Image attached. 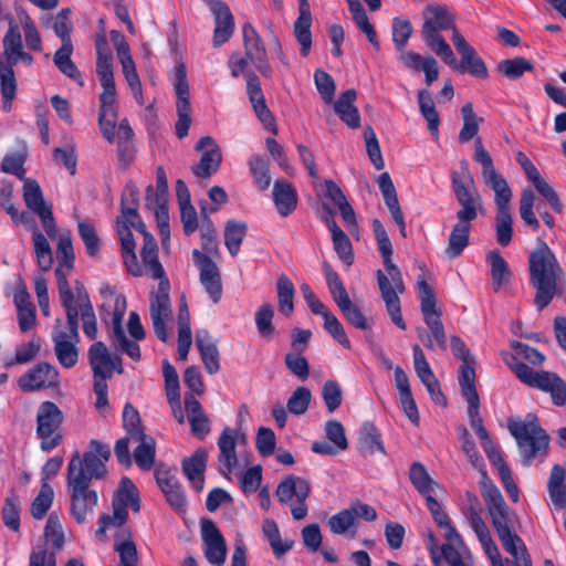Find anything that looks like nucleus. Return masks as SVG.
I'll return each mask as SVG.
<instances>
[{
  "instance_id": "nucleus-20",
  "label": "nucleus",
  "mask_w": 566,
  "mask_h": 566,
  "mask_svg": "<svg viewBox=\"0 0 566 566\" xmlns=\"http://www.w3.org/2000/svg\"><path fill=\"white\" fill-rule=\"evenodd\" d=\"M196 150H203V153L199 164L192 167V172L199 178H209L220 167L222 160L221 150L216 140L210 136L201 137L196 145Z\"/></svg>"
},
{
  "instance_id": "nucleus-22",
  "label": "nucleus",
  "mask_w": 566,
  "mask_h": 566,
  "mask_svg": "<svg viewBox=\"0 0 566 566\" xmlns=\"http://www.w3.org/2000/svg\"><path fill=\"white\" fill-rule=\"evenodd\" d=\"M247 94L255 115L263 124V126L273 134H276L277 128L275 125V119L265 104V97L261 87V82L259 77L252 73L247 76Z\"/></svg>"
},
{
  "instance_id": "nucleus-19",
  "label": "nucleus",
  "mask_w": 566,
  "mask_h": 566,
  "mask_svg": "<svg viewBox=\"0 0 566 566\" xmlns=\"http://www.w3.org/2000/svg\"><path fill=\"white\" fill-rule=\"evenodd\" d=\"M177 96V114L178 120L176 122L175 129L179 139L187 136L191 125L190 117V103H189V84L186 73H177L172 82Z\"/></svg>"
},
{
  "instance_id": "nucleus-13",
  "label": "nucleus",
  "mask_w": 566,
  "mask_h": 566,
  "mask_svg": "<svg viewBox=\"0 0 566 566\" xmlns=\"http://www.w3.org/2000/svg\"><path fill=\"white\" fill-rule=\"evenodd\" d=\"M3 52L0 55V71H12L14 66L28 67L32 63V56L23 50L21 33L12 21L9 24L3 40Z\"/></svg>"
},
{
  "instance_id": "nucleus-41",
  "label": "nucleus",
  "mask_w": 566,
  "mask_h": 566,
  "mask_svg": "<svg viewBox=\"0 0 566 566\" xmlns=\"http://www.w3.org/2000/svg\"><path fill=\"white\" fill-rule=\"evenodd\" d=\"M115 552L119 555L120 566H137L138 553L128 531H122L115 537Z\"/></svg>"
},
{
  "instance_id": "nucleus-29",
  "label": "nucleus",
  "mask_w": 566,
  "mask_h": 566,
  "mask_svg": "<svg viewBox=\"0 0 566 566\" xmlns=\"http://www.w3.org/2000/svg\"><path fill=\"white\" fill-rule=\"evenodd\" d=\"M196 346L201 355L202 363L208 374L213 375L220 369L219 350L210 333L205 329L196 332Z\"/></svg>"
},
{
  "instance_id": "nucleus-48",
  "label": "nucleus",
  "mask_w": 566,
  "mask_h": 566,
  "mask_svg": "<svg viewBox=\"0 0 566 566\" xmlns=\"http://www.w3.org/2000/svg\"><path fill=\"white\" fill-rule=\"evenodd\" d=\"M248 165L254 185L261 191L266 190L272 181L269 161L262 156L254 155L249 159Z\"/></svg>"
},
{
  "instance_id": "nucleus-44",
  "label": "nucleus",
  "mask_w": 566,
  "mask_h": 566,
  "mask_svg": "<svg viewBox=\"0 0 566 566\" xmlns=\"http://www.w3.org/2000/svg\"><path fill=\"white\" fill-rule=\"evenodd\" d=\"M488 261L491 266V279L494 290L499 291L502 285L509 282L512 275L511 269L499 251H491L488 254Z\"/></svg>"
},
{
  "instance_id": "nucleus-25",
  "label": "nucleus",
  "mask_w": 566,
  "mask_h": 566,
  "mask_svg": "<svg viewBox=\"0 0 566 566\" xmlns=\"http://www.w3.org/2000/svg\"><path fill=\"white\" fill-rule=\"evenodd\" d=\"M235 446L237 433L232 429L226 427L218 439V461L221 474L227 478L231 474L232 470L238 463Z\"/></svg>"
},
{
  "instance_id": "nucleus-14",
  "label": "nucleus",
  "mask_w": 566,
  "mask_h": 566,
  "mask_svg": "<svg viewBox=\"0 0 566 566\" xmlns=\"http://www.w3.org/2000/svg\"><path fill=\"white\" fill-rule=\"evenodd\" d=\"M23 199L27 207L39 216L49 238L56 237V226L51 206L44 201L42 190L35 180L28 179L23 185Z\"/></svg>"
},
{
  "instance_id": "nucleus-47",
  "label": "nucleus",
  "mask_w": 566,
  "mask_h": 566,
  "mask_svg": "<svg viewBox=\"0 0 566 566\" xmlns=\"http://www.w3.org/2000/svg\"><path fill=\"white\" fill-rule=\"evenodd\" d=\"M245 222L229 220L224 228V244L232 256L239 253L241 243L247 234Z\"/></svg>"
},
{
  "instance_id": "nucleus-26",
  "label": "nucleus",
  "mask_w": 566,
  "mask_h": 566,
  "mask_svg": "<svg viewBox=\"0 0 566 566\" xmlns=\"http://www.w3.org/2000/svg\"><path fill=\"white\" fill-rule=\"evenodd\" d=\"M312 13L307 0H298V17L294 22L293 32L301 46V54L306 56L312 46Z\"/></svg>"
},
{
  "instance_id": "nucleus-33",
  "label": "nucleus",
  "mask_w": 566,
  "mask_h": 566,
  "mask_svg": "<svg viewBox=\"0 0 566 566\" xmlns=\"http://www.w3.org/2000/svg\"><path fill=\"white\" fill-rule=\"evenodd\" d=\"M273 200L281 217L291 214L297 205V193L292 184L276 180L273 186Z\"/></svg>"
},
{
  "instance_id": "nucleus-1",
  "label": "nucleus",
  "mask_w": 566,
  "mask_h": 566,
  "mask_svg": "<svg viewBox=\"0 0 566 566\" xmlns=\"http://www.w3.org/2000/svg\"><path fill=\"white\" fill-rule=\"evenodd\" d=\"M109 457L111 450L107 444L91 440L90 451L82 457L76 451L67 464L66 485L71 500L70 510L78 524H84L97 505V493L90 489V484L93 479L99 480L106 475L105 462Z\"/></svg>"
},
{
  "instance_id": "nucleus-18",
  "label": "nucleus",
  "mask_w": 566,
  "mask_h": 566,
  "mask_svg": "<svg viewBox=\"0 0 566 566\" xmlns=\"http://www.w3.org/2000/svg\"><path fill=\"white\" fill-rule=\"evenodd\" d=\"M192 260L199 269L200 283L212 302L214 304L219 303L222 296V283L218 265L210 256L199 250L192 251Z\"/></svg>"
},
{
  "instance_id": "nucleus-8",
  "label": "nucleus",
  "mask_w": 566,
  "mask_h": 566,
  "mask_svg": "<svg viewBox=\"0 0 566 566\" xmlns=\"http://www.w3.org/2000/svg\"><path fill=\"white\" fill-rule=\"evenodd\" d=\"M103 92L99 95L98 123L105 139L113 143L115 136L118 142L133 140V130L126 119L117 125V101L114 73H99Z\"/></svg>"
},
{
  "instance_id": "nucleus-27",
  "label": "nucleus",
  "mask_w": 566,
  "mask_h": 566,
  "mask_svg": "<svg viewBox=\"0 0 566 566\" xmlns=\"http://www.w3.org/2000/svg\"><path fill=\"white\" fill-rule=\"evenodd\" d=\"M134 228L142 232L144 235V244L140 250V256L145 266L148 269L154 279L166 276L165 270L158 260V248L155 239L150 233L146 231L145 224L143 222H138V224H136Z\"/></svg>"
},
{
  "instance_id": "nucleus-17",
  "label": "nucleus",
  "mask_w": 566,
  "mask_h": 566,
  "mask_svg": "<svg viewBox=\"0 0 566 566\" xmlns=\"http://www.w3.org/2000/svg\"><path fill=\"white\" fill-rule=\"evenodd\" d=\"M59 386V370L51 364L42 361L29 369L18 379V387L23 392L39 391Z\"/></svg>"
},
{
  "instance_id": "nucleus-64",
  "label": "nucleus",
  "mask_w": 566,
  "mask_h": 566,
  "mask_svg": "<svg viewBox=\"0 0 566 566\" xmlns=\"http://www.w3.org/2000/svg\"><path fill=\"white\" fill-rule=\"evenodd\" d=\"M534 200L535 195L533 190L530 188L524 189L520 200V216L527 226L537 230L539 228V222L533 211Z\"/></svg>"
},
{
  "instance_id": "nucleus-52",
  "label": "nucleus",
  "mask_w": 566,
  "mask_h": 566,
  "mask_svg": "<svg viewBox=\"0 0 566 566\" xmlns=\"http://www.w3.org/2000/svg\"><path fill=\"white\" fill-rule=\"evenodd\" d=\"M496 242L501 247H507L512 241L513 228L510 208L496 209L495 216Z\"/></svg>"
},
{
  "instance_id": "nucleus-31",
  "label": "nucleus",
  "mask_w": 566,
  "mask_h": 566,
  "mask_svg": "<svg viewBox=\"0 0 566 566\" xmlns=\"http://www.w3.org/2000/svg\"><path fill=\"white\" fill-rule=\"evenodd\" d=\"M310 494V483L300 476L289 475L283 479L275 491V496L281 504H289L293 496L296 500H306Z\"/></svg>"
},
{
  "instance_id": "nucleus-9",
  "label": "nucleus",
  "mask_w": 566,
  "mask_h": 566,
  "mask_svg": "<svg viewBox=\"0 0 566 566\" xmlns=\"http://www.w3.org/2000/svg\"><path fill=\"white\" fill-rule=\"evenodd\" d=\"M126 312V298L122 294L115 295L114 306L112 311L107 304L101 306V318L109 327V336L114 339L115 345L133 360L140 359V348L138 340H130L126 337L123 328V318Z\"/></svg>"
},
{
  "instance_id": "nucleus-34",
  "label": "nucleus",
  "mask_w": 566,
  "mask_h": 566,
  "mask_svg": "<svg viewBox=\"0 0 566 566\" xmlns=\"http://www.w3.org/2000/svg\"><path fill=\"white\" fill-rule=\"evenodd\" d=\"M242 31L245 45V55L254 67L262 71L265 67L266 55L262 41L255 29L250 23H245Z\"/></svg>"
},
{
  "instance_id": "nucleus-57",
  "label": "nucleus",
  "mask_w": 566,
  "mask_h": 566,
  "mask_svg": "<svg viewBox=\"0 0 566 566\" xmlns=\"http://www.w3.org/2000/svg\"><path fill=\"white\" fill-rule=\"evenodd\" d=\"M449 566H472V557L467 547L443 544L441 556Z\"/></svg>"
},
{
  "instance_id": "nucleus-10",
  "label": "nucleus",
  "mask_w": 566,
  "mask_h": 566,
  "mask_svg": "<svg viewBox=\"0 0 566 566\" xmlns=\"http://www.w3.org/2000/svg\"><path fill=\"white\" fill-rule=\"evenodd\" d=\"M412 34V25L408 19L392 20V41L400 52L403 65L413 71H438V63L432 56H422L415 52H406L405 48Z\"/></svg>"
},
{
  "instance_id": "nucleus-40",
  "label": "nucleus",
  "mask_w": 566,
  "mask_h": 566,
  "mask_svg": "<svg viewBox=\"0 0 566 566\" xmlns=\"http://www.w3.org/2000/svg\"><path fill=\"white\" fill-rule=\"evenodd\" d=\"M139 191L135 184H126L120 199L122 219H125L129 224L136 227L139 220L137 213Z\"/></svg>"
},
{
  "instance_id": "nucleus-53",
  "label": "nucleus",
  "mask_w": 566,
  "mask_h": 566,
  "mask_svg": "<svg viewBox=\"0 0 566 566\" xmlns=\"http://www.w3.org/2000/svg\"><path fill=\"white\" fill-rule=\"evenodd\" d=\"M88 358L93 375L108 373L107 367L112 364V357L103 342H96L90 347Z\"/></svg>"
},
{
  "instance_id": "nucleus-7",
  "label": "nucleus",
  "mask_w": 566,
  "mask_h": 566,
  "mask_svg": "<svg viewBox=\"0 0 566 566\" xmlns=\"http://www.w3.org/2000/svg\"><path fill=\"white\" fill-rule=\"evenodd\" d=\"M423 19L424 22L421 34L426 44L440 56L449 67L457 69V59L450 45L439 33L441 30L457 29L454 25V15L446 6L429 4L423 9Z\"/></svg>"
},
{
  "instance_id": "nucleus-49",
  "label": "nucleus",
  "mask_w": 566,
  "mask_h": 566,
  "mask_svg": "<svg viewBox=\"0 0 566 566\" xmlns=\"http://www.w3.org/2000/svg\"><path fill=\"white\" fill-rule=\"evenodd\" d=\"M279 310L285 316H291L294 311L295 289L292 281L282 274L276 282Z\"/></svg>"
},
{
  "instance_id": "nucleus-59",
  "label": "nucleus",
  "mask_w": 566,
  "mask_h": 566,
  "mask_svg": "<svg viewBox=\"0 0 566 566\" xmlns=\"http://www.w3.org/2000/svg\"><path fill=\"white\" fill-rule=\"evenodd\" d=\"M321 316L324 319V329L343 347L350 348V342L338 318L327 308Z\"/></svg>"
},
{
  "instance_id": "nucleus-21",
  "label": "nucleus",
  "mask_w": 566,
  "mask_h": 566,
  "mask_svg": "<svg viewBox=\"0 0 566 566\" xmlns=\"http://www.w3.org/2000/svg\"><path fill=\"white\" fill-rule=\"evenodd\" d=\"M207 3L210 11L214 17L216 27L213 30V45L216 48L224 44L232 35L234 30L233 15L227 6L221 0H202Z\"/></svg>"
},
{
  "instance_id": "nucleus-56",
  "label": "nucleus",
  "mask_w": 566,
  "mask_h": 566,
  "mask_svg": "<svg viewBox=\"0 0 566 566\" xmlns=\"http://www.w3.org/2000/svg\"><path fill=\"white\" fill-rule=\"evenodd\" d=\"M536 191L549 203L552 209L560 213L563 211V205L559 200L557 192L553 189V187L537 172L531 179H528Z\"/></svg>"
},
{
  "instance_id": "nucleus-35",
  "label": "nucleus",
  "mask_w": 566,
  "mask_h": 566,
  "mask_svg": "<svg viewBox=\"0 0 566 566\" xmlns=\"http://www.w3.org/2000/svg\"><path fill=\"white\" fill-rule=\"evenodd\" d=\"M356 99L355 90L345 91L334 103V111L349 128H358L360 125V115L357 107L354 106Z\"/></svg>"
},
{
  "instance_id": "nucleus-3",
  "label": "nucleus",
  "mask_w": 566,
  "mask_h": 566,
  "mask_svg": "<svg viewBox=\"0 0 566 566\" xmlns=\"http://www.w3.org/2000/svg\"><path fill=\"white\" fill-rule=\"evenodd\" d=\"M371 228L378 251L382 259L384 271L377 270L376 277L378 289L386 310L392 323L400 329H406V323L401 315L399 294L405 293V283L401 271L392 262V244L380 220L374 219Z\"/></svg>"
},
{
  "instance_id": "nucleus-39",
  "label": "nucleus",
  "mask_w": 566,
  "mask_h": 566,
  "mask_svg": "<svg viewBox=\"0 0 566 566\" xmlns=\"http://www.w3.org/2000/svg\"><path fill=\"white\" fill-rule=\"evenodd\" d=\"M483 180L485 185L489 186L495 193L494 201L496 209L510 208L512 191L503 176L494 170L483 176Z\"/></svg>"
},
{
  "instance_id": "nucleus-58",
  "label": "nucleus",
  "mask_w": 566,
  "mask_h": 566,
  "mask_svg": "<svg viewBox=\"0 0 566 566\" xmlns=\"http://www.w3.org/2000/svg\"><path fill=\"white\" fill-rule=\"evenodd\" d=\"M77 230L78 235L85 245L86 254L88 256L97 255L101 244L94 226L86 220H80L77 222Z\"/></svg>"
},
{
  "instance_id": "nucleus-30",
  "label": "nucleus",
  "mask_w": 566,
  "mask_h": 566,
  "mask_svg": "<svg viewBox=\"0 0 566 566\" xmlns=\"http://www.w3.org/2000/svg\"><path fill=\"white\" fill-rule=\"evenodd\" d=\"M452 42L460 55V66L463 71H486L483 60L458 29H453Z\"/></svg>"
},
{
  "instance_id": "nucleus-6",
  "label": "nucleus",
  "mask_w": 566,
  "mask_h": 566,
  "mask_svg": "<svg viewBox=\"0 0 566 566\" xmlns=\"http://www.w3.org/2000/svg\"><path fill=\"white\" fill-rule=\"evenodd\" d=\"M482 495L503 548L514 558H518L520 551L525 552L526 546L514 531L510 509L500 490L492 483H484Z\"/></svg>"
},
{
  "instance_id": "nucleus-50",
  "label": "nucleus",
  "mask_w": 566,
  "mask_h": 566,
  "mask_svg": "<svg viewBox=\"0 0 566 566\" xmlns=\"http://www.w3.org/2000/svg\"><path fill=\"white\" fill-rule=\"evenodd\" d=\"M417 286L420 296V307L424 321L437 318L441 316L440 311L437 310V298L433 290L429 286L424 279H418Z\"/></svg>"
},
{
  "instance_id": "nucleus-43",
  "label": "nucleus",
  "mask_w": 566,
  "mask_h": 566,
  "mask_svg": "<svg viewBox=\"0 0 566 566\" xmlns=\"http://www.w3.org/2000/svg\"><path fill=\"white\" fill-rule=\"evenodd\" d=\"M262 531L276 557H282L292 549L294 542L292 539L282 541L277 524L274 520H265Z\"/></svg>"
},
{
  "instance_id": "nucleus-54",
  "label": "nucleus",
  "mask_w": 566,
  "mask_h": 566,
  "mask_svg": "<svg viewBox=\"0 0 566 566\" xmlns=\"http://www.w3.org/2000/svg\"><path fill=\"white\" fill-rule=\"evenodd\" d=\"M322 269L326 279L328 291L336 304L343 300L348 298V293L339 277V275L332 269L331 264L326 261L322 263Z\"/></svg>"
},
{
  "instance_id": "nucleus-61",
  "label": "nucleus",
  "mask_w": 566,
  "mask_h": 566,
  "mask_svg": "<svg viewBox=\"0 0 566 566\" xmlns=\"http://www.w3.org/2000/svg\"><path fill=\"white\" fill-rule=\"evenodd\" d=\"M53 496V489L49 483L44 482L41 486L40 493L31 504V515L36 520L43 518L52 505Z\"/></svg>"
},
{
  "instance_id": "nucleus-38",
  "label": "nucleus",
  "mask_w": 566,
  "mask_h": 566,
  "mask_svg": "<svg viewBox=\"0 0 566 566\" xmlns=\"http://www.w3.org/2000/svg\"><path fill=\"white\" fill-rule=\"evenodd\" d=\"M134 440L139 443L133 453L135 463L139 469L149 471L155 464L156 441L147 434L137 437Z\"/></svg>"
},
{
  "instance_id": "nucleus-15",
  "label": "nucleus",
  "mask_w": 566,
  "mask_h": 566,
  "mask_svg": "<svg viewBox=\"0 0 566 566\" xmlns=\"http://www.w3.org/2000/svg\"><path fill=\"white\" fill-rule=\"evenodd\" d=\"M51 339L57 361L64 368L74 367L78 361L77 343L80 342V334H75L73 337L71 333L65 332L63 321L56 318L51 333Z\"/></svg>"
},
{
  "instance_id": "nucleus-45",
  "label": "nucleus",
  "mask_w": 566,
  "mask_h": 566,
  "mask_svg": "<svg viewBox=\"0 0 566 566\" xmlns=\"http://www.w3.org/2000/svg\"><path fill=\"white\" fill-rule=\"evenodd\" d=\"M409 479L421 495L434 493V490L440 488V485L430 478L427 469L420 462H413L410 465Z\"/></svg>"
},
{
  "instance_id": "nucleus-42",
  "label": "nucleus",
  "mask_w": 566,
  "mask_h": 566,
  "mask_svg": "<svg viewBox=\"0 0 566 566\" xmlns=\"http://www.w3.org/2000/svg\"><path fill=\"white\" fill-rule=\"evenodd\" d=\"M418 103L421 115L428 122L429 132L434 138H438L440 117L428 90H420L418 92Z\"/></svg>"
},
{
  "instance_id": "nucleus-46",
  "label": "nucleus",
  "mask_w": 566,
  "mask_h": 566,
  "mask_svg": "<svg viewBox=\"0 0 566 566\" xmlns=\"http://www.w3.org/2000/svg\"><path fill=\"white\" fill-rule=\"evenodd\" d=\"M349 12L357 28L364 32L371 45L378 46L377 34L374 27L368 21L366 11L359 0H346Z\"/></svg>"
},
{
  "instance_id": "nucleus-4",
  "label": "nucleus",
  "mask_w": 566,
  "mask_h": 566,
  "mask_svg": "<svg viewBox=\"0 0 566 566\" xmlns=\"http://www.w3.org/2000/svg\"><path fill=\"white\" fill-rule=\"evenodd\" d=\"M530 283L536 290L534 305L543 311L555 297L564 270L551 248L541 239L528 255Z\"/></svg>"
},
{
  "instance_id": "nucleus-16",
  "label": "nucleus",
  "mask_w": 566,
  "mask_h": 566,
  "mask_svg": "<svg viewBox=\"0 0 566 566\" xmlns=\"http://www.w3.org/2000/svg\"><path fill=\"white\" fill-rule=\"evenodd\" d=\"M201 539L206 559L214 566H223L227 558V543L213 521H201Z\"/></svg>"
},
{
  "instance_id": "nucleus-32",
  "label": "nucleus",
  "mask_w": 566,
  "mask_h": 566,
  "mask_svg": "<svg viewBox=\"0 0 566 566\" xmlns=\"http://www.w3.org/2000/svg\"><path fill=\"white\" fill-rule=\"evenodd\" d=\"M450 347H451L453 355L462 361V364L460 366V370H459V378H458L459 386L460 387L465 386L463 377H464V375H467V373L470 375L469 384L470 385L475 384V370H474L475 359H474L473 355L471 354V352L469 350V348L467 347V345L464 344V342L460 337L453 335L450 338Z\"/></svg>"
},
{
  "instance_id": "nucleus-51",
  "label": "nucleus",
  "mask_w": 566,
  "mask_h": 566,
  "mask_svg": "<svg viewBox=\"0 0 566 566\" xmlns=\"http://www.w3.org/2000/svg\"><path fill=\"white\" fill-rule=\"evenodd\" d=\"M32 241L38 266L42 271H49L53 264V254L48 239L41 231L34 229Z\"/></svg>"
},
{
  "instance_id": "nucleus-11",
  "label": "nucleus",
  "mask_w": 566,
  "mask_h": 566,
  "mask_svg": "<svg viewBox=\"0 0 566 566\" xmlns=\"http://www.w3.org/2000/svg\"><path fill=\"white\" fill-rule=\"evenodd\" d=\"M64 416L56 403L43 401L36 413V434L41 439V449L49 452L62 441V434L56 431L63 422Z\"/></svg>"
},
{
  "instance_id": "nucleus-2",
  "label": "nucleus",
  "mask_w": 566,
  "mask_h": 566,
  "mask_svg": "<svg viewBox=\"0 0 566 566\" xmlns=\"http://www.w3.org/2000/svg\"><path fill=\"white\" fill-rule=\"evenodd\" d=\"M451 187L460 206L455 213L457 223L452 227L444 251L452 260L460 256L469 245L472 222L483 212L484 207L467 160L460 163L459 170L451 172Z\"/></svg>"
},
{
  "instance_id": "nucleus-12",
  "label": "nucleus",
  "mask_w": 566,
  "mask_h": 566,
  "mask_svg": "<svg viewBox=\"0 0 566 566\" xmlns=\"http://www.w3.org/2000/svg\"><path fill=\"white\" fill-rule=\"evenodd\" d=\"M158 287L150 293L149 312L154 333L161 342H167L166 321L171 317V303L169 297L170 284L167 276L157 277Z\"/></svg>"
},
{
  "instance_id": "nucleus-28",
  "label": "nucleus",
  "mask_w": 566,
  "mask_h": 566,
  "mask_svg": "<svg viewBox=\"0 0 566 566\" xmlns=\"http://www.w3.org/2000/svg\"><path fill=\"white\" fill-rule=\"evenodd\" d=\"M207 459L208 451L205 448H199L191 457L182 460V472L198 492L203 489V473L207 467Z\"/></svg>"
},
{
  "instance_id": "nucleus-60",
  "label": "nucleus",
  "mask_w": 566,
  "mask_h": 566,
  "mask_svg": "<svg viewBox=\"0 0 566 566\" xmlns=\"http://www.w3.org/2000/svg\"><path fill=\"white\" fill-rule=\"evenodd\" d=\"M273 317L274 308L270 303L262 304L255 313L258 333L264 338H270L275 332V327L272 323Z\"/></svg>"
},
{
  "instance_id": "nucleus-36",
  "label": "nucleus",
  "mask_w": 566,
  "mask_h": 566,
  "mask_svg": "<svg viewBox=\"0 0 566 566\" xmlns=\"http://www.w3.org/2000/svg\"><path fill=\"white\" fill-rule=\"evenodd\" d=\"M358 449L363 454L380 452L386 454L381 434L373 422L366 421L361 424L358 434Z\"/></svg>"
},
{
  "instance_id": "nucleus-5",
  "label": "nucleus",
  "mask_w": 566,
  "mask_h": 566,
  "mask_svg": "<svg viewBox=\"0 0 566 566\" xmlns=\"http://www.w3.org/2000/svg\"><path fill=\"white\" fill-rule=\"evenodd\" d=\"M507 428L516 440L523 467L532 465L535 460L544 461L548 452L549 436L534 413H527L524 419L509 418Z\"/></svg>"
},
{
  "instance_id": "nucleus-37",
  "label": "nucleus",
  "mask_w": 566,
  "mask_h": 566,
  "mask_svg": "<svg viewBox=\"0 0 566 566\" xmlns=\"http://www.w3.org/2000/svg\"><path fill=\"white\" fill-rule=\"evenodd\" d=\"M55 254L57 259L55 277L57 279V271H61L64 274L65 280H67V274L73 269L75 259L72 235L70 231L61 233Z\"/></svg>"
},
{
  "instance_id": "nucleus-24",
  "label": "nucleus",
  "mask_w": 566,
  "mask_h": 566,
  "mask_svg": "<svg viewBox=\"0 0 566 566\" xmlns=\"http://www.w3.org/2000/svg\"><path fill=\"white\" fill-rule=\"evenodd\" d=\"M465 386L460 387L463 399L468 402V417L471 428L475 431L479 439H485L489 434L484 428L480 416V398L475 388V384L470 385V375L467 373L463 377Z\"/></svg>"
},
{
  "instance_id": "nucleus-23",
  "label": "nucleus",
  "mask_w": 566,
  "mask_h": 566,
  "mask_svg": "<svg viewBox=\"0 0 566 566\" xmlns=\"http://www.w3.org/2000/svg\"><path fill=\"white\" fill-rule=\"evenodd\" d=\"M57 290L61 305L65 308L66 314V325L63 324V327L74 337L75 334H78L81 308L78 303L75 304V295L61 271H57Z\"/></svg>"
},
{
  "instance_id": "nucleus-63",
  "label": "nucleus",
  "mask_w": 566,
  "mask_h": 566,
  "mask_svg": "<svg viewBox=\"0 0 566 566\" xmlns=\"http://www.w3.org/2000/svg\"><path fill=\"white\" fill-rule=\"evenodd\" d=\"M312 394L306 387H297L287 400V410L295 415L301 416L306 412L311 403Z\"/></svg>"
},
{
  "instance_id": "nucleus-55",
  "label": "nucleus",
  "mask_w": 566,
  "mask_h": 566,
  "mask_svg": "<svg viewBox=\"0 0 566 566\" xmlns=\"http://www.w3.org/2000/svg\"><path fill=\"white\" fill-rule=\"evenodd\" d=\"M109 35L116 50L117 59L123 66V71H136L134 60L130 55V50L124 34L119 31L112 30Z\"/></svg>"
},
{
  "instance_id": "nucleus-62",
  "label": "nucleus",
  "mask_w": 566,
  "mask_h": 566,
  "mask_svg": "<svg viewBox=\"0 0 566 566\" xmlns=\"http://www.w3.org/2000/svg\"><path fill=\"white\" fill-rule=\"evenodd\" d=\"M343 315L346 317L349 324L354 327L363 331H367L370 328V325L366 317L363 315L361 311L355 305L352 300L348 297L343 300L340 303L336 304Z\"/></svg>"
}]
</instances>
